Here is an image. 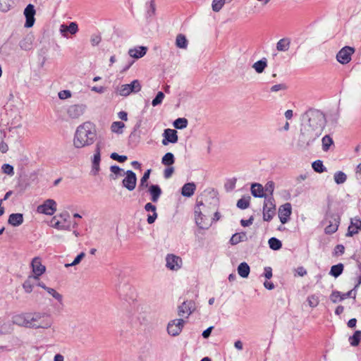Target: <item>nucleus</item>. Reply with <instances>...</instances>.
Here are the masks:
<instances>
[{"label":"nucleus","mask_w":361,"mask_h":361,"mask_svg":"<svg viewBox=\"0 0 361 361\" xmlns=\"http://www.w3.org/2000/svg\"><path fill=\"white\" fill-rule=\"evenodd\" d=\"M97 138L95 125L87 121L78 126L73 139V145L76 148H82L92 145Z\"/></svg>","instance_id":"nucleus-1"},{"label":"nucleus","mask_w":361,"mask_h":361,"mask_svg":"<svg viewBox=\"0 0 361 361\" xmlns=\"http://www.w3.org/2000/svg\"><path fill=\"white\" fill-rule=\"evenodd\" d=\"M301 124L310 126L314 130L323 132L326 124V119L325 114L320 110L309 108L305 112L301 115Z\"/></svg>","instance_id":"nucleus-2"},{"label":"nucleus","mask_w":361,"mask_h":361,"mask_svg":"<svg viewBox=\"0 0 361 361\" xmlns=\"http://www.w3.org/2000/svg\"><path fill=\"white\" fill-rule=\"evenodd\" d=\"M322 133L306 126L300 125L298 145L303 149H307L322 135Z\"/></svg>","instance_id":"nucleus-3"},{"label":"nucleus","mask_w":361,"mask_h":361,"mask_svg":"<svg viewBox=\"0 0 361 361\" xmlns=\"http://www.w3.org/2000/svg\"><path fill=\"white\" fill-rule=\"evenodd\" d=\"M341 216L337 213H333L330 209V204L328 205L324 218L321 224L327 226L324 228V233L327 235H331L338 231L340 225Z\"/></svg>","instance_id":"nucleus-4"},{"label":"nucleus","mask_w":361,"mask_h":361,"mask_svg":"<svg viewBox=\"0 0 361 361\" xmlns=\"http://www.w3.org/2000/svg\"><path fill=\"white\" fill-rule=\"evenodd\" d=\"M276 213V205L273 197H268L264 201L263 220L270 221Z\"/></svg>","instance_id":"nucleus-5"},{"label":"nucleus","mask_w":361,"mask_h":361,"mask_svg":"<svg viewBox=\"0 0 361 361\" xmlns=\"http://www.w3.org/2000/svg\"><path fill=\"white\" fill-rule=\"evenodd\" d=\"M118 294L122 300L126 302L133 301L135 299L134 288L129 283L119 285L117 289Z\"/></svg>","instance_id":"nucleus-6"},{"label":"nucleus","mask_w":361,"mask_h":361,"mask_svg":"<svg viewBox=\"0 0 361 361\" xmlns=\"http://www.w3.org/2000/svg\"><path fill=\"white\" fill-rule=\"evenodd\" d=\"M141 84L138 80H133L130 84L122 85L118 90V94L127 97L131 93H137L141 90Z\"/></svg>","instance_id":"nucleus-7"},{"label":"nucleus","mask_w":361,"mask_h":361,"mask_svg":"<svg viewBox=\"0 0 361 361\" xmlns=\"http://www.w3.org/2000/svg\"><path fill=\"white\" fill-rule=\"evenodd\" d=\"M56 202L52 199H47L44 202L39 205L37 208V212L39 214L51 216L56 211Z\"/></svg>","instance_id":"nucleus-8"},{"label":"nucleus","mask_w":361,"mask_h":361,"mask_svg":"<svg viewBox=\"0 0 361 361\" xmlns=\"http://www.w3.org/2000/svg\"><path fill=\"white\" fill-rule=\"evenodd\" d=\"M355 52V48L345 46L336 54L337 61L341 64H347L351 60V56Z\"/></svg>","instance_id":"nucleus-9"},{"label":"nucleus","mask_w":361,"mask_h":361,"mask_svg":"<svg viewBox=\"0 0 361 361\" xmlns=\"http://www.w3.org/2000/svg\"><path fill=\"white\" fill-rule=\"evenodd\" d=\"M185 321L183 319H176L169 322L167 332L172 336H178L183 330Z\"/></svg>","instance_id":"nucleus-10"},{"label":"nucleus","mask_w":361,"mask_h":361,"mask_svg":"<svg viewBox=\"0 0 361 361\" xmlns=\"http://www.w3.org/2000/svg\"><path fill=\"white\" fill-rule=\"evenodd\" d=\"M126 177L122 180V185L129 191H133L137 184V176L132 170H128L125 172Z\"/></svg>","instance_id":"nucleus-11"},{"label":"nucleus","mask_w":361,"mask_h":361,"mask_svg":"<svg viewBox=\"0 0 361 361\" xmlns=\"http://www.w3.org/2000/svg\"><path fill=\"white\" fill-rule=\"evenodd\" d=\"M292 214V206L289 202L280 206L279 209V218L282 224H285L290 220Z\"/></svg>","instance_id":"nucleus-12"},{"label":"nucleus","mask_w":361,"mask_h":361,"mask_svg":"<svg viewBox=\"0 0 361 361\" xmlns=\"http://www.w3.org/2000/svg\"><path fill=\"white\" fill-rule=\"evenodd\" d=\"M31 267L33 273L32 276H34L35 279H39V276L46 271V267L42 264L41 258L39 257L32 259Z\"/></svg>","instance_id":"nucleus-13"},{"label":"nucleus","mask_w":361,"mask_h":361,"mask_svg":"<svg viewBox=\"0 0 361 361\" xmlns=\"http://www.w3.org/2000/svg\"><path fill=\"white\" fill-rule=\"evenodd\" d=\"M78 25L76 22H71L68 25L63 23L60 25L59 31L61 35L68 38V35H74L78 32Z\"/></svg>","instance_id":"nucleus-14"},{"label":"nucleus","mask_w":361,"mask_h":361,"mask_svg":"<svg viewBox=\"0 0 361 361\" xmlns=\"http://www.w3.org/2000/svg\"><path fill=\"white\" fill-rule=\"evenodd\" d=\"M196 310V305L194 300H185L178 307V315L183 317L184 314H187V317L193 313Z\"/></svg>","instance_id":"nucleus-15"},{"label":"nucleus","mask_w":361,"mask_h":361,"mask_svg":"<svg viewBox=\"0 0 361 361\" xmlns=\"http://www.w3.org/2000/svg\"><path fill=\"white\" fill-rule=\"evenodd\" d=\"M86 109V105L82 104L71 105L67 109V114L73 119L79 118Z\"/></svg>","instance_id":"nucleus-16"},{"label":"nucleus","mask_w":361,"mask_h":361,"mask_svg":"<svg viewBox=\"0 0 361 361\" xmlns=\"http://www.w3.org/2000/svg\"><path fill=\"white\" fill-rule=\"evenodd\" d=\"M36 11L34 5L32 4H28L25 10H24V15L25 16L26 20L25 23V27L27 28H30L33 26L35 23V15Z\"/></svg>","instance_id":"nucleus-17"},{"label":"nucleus","mask_w":361,"mask_h":361,"mask_svg":"<svg viewBox=\"0 0 361 361\" xmlns=\"http://www.w3.org/2000/svg\"><path fill=\"white\" fill-rule=\"evenodd\" d=\"M162 144L167 145L169 143H176L178 140V133L176 130L166 128L163 133Z\"/></svg>","instance_id":"nucleus-18"},{"label":"nucleus","mask_w":361,"mask_h":361,"mask_svg":"<svg viewBox=\"0 0 361 361\" xmlns=\"http://www.w3.org/2000/svg\"><path fill=\"white\" fill-rule=\"evenodd\" d=\"M166 266L170 270H178L182 264V259L173 254H168L166 257Z\"/></svg>","instance_id":"nucleus-19"},{"label":"nucleus","mask_w":361,"mask_h":361,"mask_svg":"<svg viewBox=\"0 0 361 361\" xmlns=\"http://www.w3.org/2000/svg\"><path fill=\"white\" fill-rule=\"evenodd\" d=\"M44 317V314L39 312H29L26 313V318L27 320V324L26 328L37 329L39 325H37L36 322L41 320Z\"/></svg>","instance_id":"nucleus-20"},{"label":"nucleus","mask_w":361,"mask_h":361,"mask_svg":"<svg viewBox=\"0 0 361 361\" xmlns=\"http://www.w3.org/2000/svg\"><path fill=\"white\" fill-rule=\"evenodd\" d=\"M147 192L150 195V200L152 202H157L159 200L161 194L162 190L159 185L158 184H151L147 187Z\"/></svg>","instance_id":"nucleus-21"},{"label":"nucleus","mask_w":361,"mask_h":361,"mask_svg":"<svg viewBox=\"0 0 361 361\" xmlns=\"http://www.w3.org/2000/svg\"><path fill=\"white\" fill-rule=\"evenodd\" d=\"M361 230V219L360 218L351 219L350 224L348 228V232L345 235L352 237L359 233Z\"/></svg>","instance_id":"nucleus-22"},{"label":"nucleus","mask_w":361,"mask_h":361,"mask_svg":"<svg viewBox=\"0 0 361 361\" xmlns=\"http://www.w3.org/2000/svg\"><path fill=\"white\" fill-rule=\"evenodd\" d=\"M144 209L146 212L152 213V214H148L147 218V222L149 224H152L155 222L158 217V214L157 213V207L152 202H147L145 204Z\"/></svg>","instance_id":"nucleus-23"},{"label":"nucleus","mask_w":361,"mask_h":361,"mask_svg":"<svg viewBox=\"0 0 361 361\" xmlns=\"http://www.w3.org/2000/svg\"><path fill=\"white\" fill-rule=\"evenodd\" d=\"M250 192L255 197H264L267 198V195L264 193V189L262 184L258 183H252L250 188Z\"/></svg>","instance_id":"nucleus-24"},{"label":"nucleus","mask_w":361,"mask_h":361,"mask_svg":"<svg viewBox=\"0 0 361 361\" xmlns=\"http://www.w3.org/2000/svg\"><path fill=\"white\" fill-rule=\"evenodd\" d=\"M195 224L200 229H208L211 226L212 223L209 224L205 221L204 216L200 211L195 210Z\"/></svg>","instance_id":"nucleus-25"},{"label":"nucleus","mask_w":361,"mask_h":361,"mask_svg":"<svg viewBox=\"0 0 361 361\" xmlns=\"http://www.w3.org/2000/svg\"><path fill=\"white\" fill-rule=\"evenodd\" d=\"M147 51V47L145 46H139L133 49H130L128 54L133 59H140L144 56Z\"/></svg>","instance_id":"nucleus-26"},{"label":"nucleus","mask_w":361,"mask_h":361,"mask_svg":"<svg viewBox=\"0 0 361 361\" xmlns=\"http://www.w3.org/2000/svg\"><path fill=\"white\" fill-rule=\"evenodd\" d=\"M196 190V185L195 183H187L183 185L181 188V195L185 197H190L193 195Z\"/></svg>","instance_id":"nucleus-27"},{"label":"nucleus","mask_w":361,"mask_h":361,"mask_svg":"<svg viewBox=\"0 0 361 361\" xmlns=\"http://www.w3.org/2000/svg\"><path fill=\"white\" fill-rule=\"evenodd\" d=\"M23 223V214L21 213H13L9 215L8 224L13 226H19Z\"/></svg>","instance_id":"nucleus-28"},{"label":"nucleus","mask_w":361,"mask_h":361,"mask_svg":"<svg viewBox=\"0 0 361 361\" xmlns=\"http://www.w3.org/2000/svg\"><path fill=\"white\" fill-rule=\"evenodd\" d=\"M33 36L31 35H27L23 37L19 42V46L21 49L25 51H29L32 49L33 44Z\"/></svg>","instance_id":"nucleus-29"},{"label":"nucleus","mask_w":361,"mask_h":361,"mask_svg":"<svg viewBox=\"0 0 361 361\" xmlns=\"http://www.w3.org/2000/svg\"><path fill=\"white\" fill-rule=\"evenodd\" d=\"M152 169H147L146 171H145L142 177L140 178V183L137 187V190L139 192H142L147 188L149 185V179L150 176Z\"/></svg>","instance_id":"nucleus-30"},{"label":"nucleus","mask_w":361,"mask_h":361,"mask_svg":"<svg viewBox=\"0 0 361 361\" xmlns=\"http://www.w3.org/2000/svg\"><path fill=\"white\" fill-rule=\"evenodd\" d=\"M15 42L11 39V37L8 38L6 42H4L1 47V52L2 54L8 56L11 54V51L14 50Z\"/></svg>","instance_id":"nucleus-31"},{"label":"nucleus","mask_w":361,"mask_h":361,"mask_svg":"<svg viewBox=\"0 0 361 361\" xmlns=\"http://www.w3.org/2000/svg\"><path fill=\"white\" fill-rule=\"evenodd\" d=\"M102 148V143L101 141L97 142L95 146L94 154L92 159V165H100L101 161V150Z\"/></svg>","instance_id":"nucleus-32"},{"label":"nucleus","mask_w":361,"mask_h":361,"mask_svg":"<svg viewBox=\"0 0 361 361\" xmlns=\"http://www.w3.org/2000/svg\"><path fill=\"white\" fill-rule=\"evenodd\" d=\"M237 270L239 276L244 279L247 278L250 272V266L245 262H241L238 266Z\"/></svg>","instance_id":"nucleus-33"},{"label":"nucleus","mask_w":361,"mask_h":361,"mask_svg":"<svg viewBox=\"0 0 361 361\" xmlns=\"http://www.w3.org/2000/svg\"><path fill=\"white\" fill-rule=\"evenodd\" d=\"M12 322L18 326L26 327V325L27 324L26 313L13 316Z\"/></svg>","instance_id":"nucleus-34"},{"label":"nucleus","mask_w":361,"mask_h":361,"mask_svg":"<svg viewBox=\"0 0 361 361\" xmlns=\"http://www.w3.org/2000/svg\"><path fill=\"white\" fill-rule=\"evenodd\" d=\"M344 270V265L342 263H338L337 264L333 265L331 267L329 274L335 278H338L340 275L342 274Z\"/></svg>","instance_id":"nucleus-35"},{"label":"nucleus","mask_w":361,"mask_h":361,"mask_svg":"<svg viewBox=\"0 0 361 361\" xmlns=\"http://www.w3.org/2000/svg\"><path fill=\"white\" fill-rule=\"evenodd\" d=\"M246 238V233H234L229 240V243L232 245H237L240 242L244 241Z\"/></svg>","instance_id":"nucleus-36"},{"label":"nucleus","mask_w":361,"mask_h":361,"mask_svg":"<svg viewBox=\"0 0 361 361\" xmlns=\"http://www.w3.org/2000/svg\"><path fill=\"white\" fill-rule=\"evenodd\" d=\"M267 66V60L266 58H262V59L255 62L252 68L255 70L257 73H262L264 72V69Z\"/></svg>","instance_id":"nucleus-37"},{"label":"nucleus","mask_w":361,"mask_h":361,"mask_svg":"<svg viewBox=\"0 0 361 361\" xmlns=\"http://www.w3.org/2000/svg\"><path fill=\"white\" fill-rule=\"evenodd\" d=\"M34 280H36L34 278V276L30 275L23 283V288L25 293H30L32 291L33 287L35 286V283L33 281Z\"/></svg>","instance_id":"nucleus-38"},{"label":"nucleus","mask_w":361,"mask_h":361,"mask_svg":"<svg viewBox=\"0 0 361 361\" xmlns=\"http://www.w3.org/2000/svg\"><path fill=\"white\" fill-rule=\"evenodd\" d=\"M147 11L145 13V17L148 20L151 18L154 15H155L156 12V5L155 0H150V1L146 4Z\"/></svg>","instance_id":"nucleus-39"},{"label":"nucleus","mask_w":361,"mask_h":361,"mask_svg":"<svg viewBox=\"0 0 361 361\" xmlns=\"http://www.w3.org/2000/svg\"><path fill=\"white\" fill-rule=\"evenodd\" d=\"M188 41L183 34H178L176 39V46L180 49H186L188 47Z\"/></svg>","instance_id":"nucleus-40"},{"label":"nucleus","mask_w":361,"mask_h":361,"mask_svg":"<svg viewBox=\"0 0 361 361\" xmlns=\"http://www.w3.org/2000/svg\"><path fill=\"white\" fill-rule=\"evenodd\" d=\"M36 324L37 325H39L37 329H48L51 326L52 321L49 316L44 314V317L42 318L40 321L36 322Z\"/></svg>","instance_id":"nucleus-41"},{"label":"nucleus","mask_w":361,"mask_h":361,"mask_svg":"<svg viewBox=\"0 0 361 361\" xmlns=\"http://www.w3.org/2000/svg\"><path fill=\"white\" fill-rule=\"evenodd\" d=\"M268 244L269 248L274 251L279 250L283 245L282 242L275 237L270 238L268 240Z\"/></svg>","instance_id":"nucleus-42"},{"label":"nucleus","mask_w":361,"mask_h":361,"mask_svg":"<svg viewBox=\"0 0 361 361\" xmlns=\"http://www.w3.org/2000/svg\"><path fill=\"white\" fill-rule=\"evenodd\" d=\"M348 341L352 346H357L361 341V331H355L354 334L349 337Z\"/></svg>","instance_id":"nucleus-43"},{"label":"nucleus","mask_w":361,"mask_h":361,"mask_svg":"<svg viewBox=\"0 0 361 361\" xmlns=\"http://www.w3.org/2000/svg\"><path fill=\"white\" fill-rule=\"evenodd\" d=\"M312 168L316 173H322L327 171L322 160H316L312 163Z\"/></svg>","instance_id":"nucleus-44"},{"label":"nucleus","mask_w":361,"mask_h":361,"mask_svg":"<svg viewBox=\"0 0 361 361\" xmlns=\"http://www.w3.org/2000/svg\"><path fill=\"white\" fill-rule=\"evenodd\" d=\"M175 163V157L171 152H166L161 159V164L170 166Z\"/></svg>","instance_id":"nucleus-45"},{"label":"nucleus","mask_w":361,"mask_h":361,"mask_svg":"<svg viewBox=\"0 0 361 361\" xmlns=\"http://www.w3.org/2000/svg\"><path fill=\"white\" fill-rule=\"evenodd\" d=\"M290 40L288 38L281 39L276 44V49L278 51H285L289 49Z\"/></svg>","instance_id":"nucleus-46"},{"label":"nucleus","mask_w":361,"mask_h":361,"mask_svg":"<svg viewBox=\"0 0 361 361\" xmlns=\"http://www.w3.org/2000/svg\"><path fill=\"white\" fill-rule=\"evenodd\" d=\"M250 197H243L242 198L239 199L237 202L236 206L238 208L240 209H246L250 207Z\"/></svg>","instance_id":"nucleus-47"},{"label":"nucleus","mask_w":361,"mask_h":361,"mask_svg":"<svg viewBox=\"0 0 361 361\" xmlns=\"http://www.w3.org/2000/svg\"><path fill=\"white\" fill-rule=\"evenodd\" d=\"M173 125L175 128L183 130L188 126V121L185 118H178L173 121Z\"/></svg>","instance_id":"nucleus-48"},{"label":"nucleus","mask_w":361,"mask_h":361,"mask_svg":"<svg viewBox=\"0 0 361 361\" xmlns=\"http://www.w3.org/2000/svg\"><path fill=\"white\" fill-rule=\"evenodd\" d=\"M322 149L324 152H327L330 149V147L334 145V140L332 137L329 135H326L322 137Z\"/></svg>","instance_id":"nucleus-49"},{"label":"nucleus","mask_w":361,"mask_h":361,"mask_svg":"<svg viewBox=\"0 0 361 361\" xmlns=\"http://www.w3.org/2000/svg\"><path fill=\"white\" fill-rule=\"evenodd\" d=\"M110 171L113 173L110 175V178L116 180L118 176L123 175V170L117 165H112L110 166Z\"/></svg>","instance_id":"nucleus-50"},{"label":"nucleus","mask_w":361,"mask_h":361,"mask_svg":"<svg viewBox=\"0 0 361 361\" xmlns=\"http://www.w3.org/2000/svg\"><path fill=\"white\" fill-rule=\"evenodd\" d=\"M334 178L336 183L340 185L346 181L347 176L344 172L339 171L334 173Z\"/></svg>","instance_id":"nucleus-51"},{"label":"nucleus","mask_w":361,"mask_h":361,"mask_svg":"<svg viewBox=\"0 0 361 361\" xmlns=\"http://www.w3.org/2000/svg\"><path fill=\"white\" fill-rule=\"evenodd\" d=\"M125 127V124L121 121H114L111 123V130L114 133H122V129Z\"/></svg>","instance_id":"nucleus-52"},{"label":"nucleus","mask_w":361,"mask_h":361,"mask_svg":"<svg viewBox=\"0 0 361 361\" xmlns=\"http://www.w3.org/2000/svg\"><path fill=\"white\" fill-rule=\"evenodd\" d=\"M343 297V293L338 290H333L329 296L331 301L333 303H337L338 302L343 300L341 299Z\"/></svg>","instance_id":"nucleus-53"},{"label":"nucleus","mask_w":361,"mask_h":361,"mask_svg":"<svg viewBox=\"0 0 361 361\" xmlns=\"http://www.w3.org/2000/svg\"><path fill=\"white\" fill-rule=\"evenodd\" d=\"M307 301L310 307L312 308L316 307L319 302V297L315 294L309 295L307 297Z\"/></svg>","instance_id":"nucleus-54"},{"label":"nucleus","mask_w":361,"mask_h":361,"mask_svg":"<svg viewBox=\"0 0 361 361\" xmlns=\"http://www.w3.org/2000/svg\"><path fill=\"white\" fill-rule=\"evenodd\" d=\"M164 93L161 91H159L157 92L155 97L152 101V105L153 106H157L159 104H161L163 102V99H164Z\"/></svg>","instance_id":"nucleus-55"},{"label":"nucleus","mask_w":361,"mask_h":361,"mask_svg":"<svg viewBox=\"0 0 361 361\" xmlns=\"http://www.w3.org/2000/svg\"><path fill=\"white\" fill-rule=\"evenodd\" d=\"M12 0H0V11L7 12L12 7Z\"/></svg>","instance_id":"nucleus-56"},{"label":"nucleus","mask_w":361,"mask_h":361,"mask_svg":"<svg viewBox=\"0 0 361 361\" xmlns=\"http://www.w3.org/2000/svg\"><path fill=\"white\" fill-rule=\"evenodd\" d=\"M226 3V0H213L212 4V10L214 12H219Z\"/></svg>","instance_id":"nucleus-57"},{"label":"nucleus","mask_w":361,"mask_h":361,"mask_svg":"<svg viewBox=\"0 0 361 361\" xmlns=\"http://www.w3.org/2000/svg\"><path fill=\"white\" fill-rule=\"evenodd\" d=\"M110 158L113 160L118 161L119 163H124L128 159L127 156L120 155L116 152H112L110 154Z\"/></svg>","instance_id":"nucleus-58"},{"label":"nucleus","mask_w":361,"mask_h":361,"mask_svg":"<svg viewBox=\"0 0 361 361\" xmlns=\"http://www.w3.org/2000/svg\"><path fill=\"white\" fill-rule=\"evenodd\" d=\"M85 253L83 252H81L75 257L74 260L71 263L66 264V267H68L75 266V265L78 264L82 261V259L85 257Z\"/></svg>","instance_id":"nucleus-59"},{"label":"nucleus","mask_w":361,"mask_h":361,"mask_svg":"<svg viewBox=\"0 0 361 361\" xmlns=\"http://www.w3.org/2000/svg\"><path fill=\"white\" fill-rule=\"evenodd\" d=\"M236 181L237 179L235 178L228 180V181L224 185L225 190L227 192L232 191L235 187Z\"/></svg>","instance_id":"nucleus-60"},{"label":"nucleus","mask_w":361,"mask_h":361,"mask_svg":"<svg viewBox=\"0 0 361 361\" xmlns=\"http://www.w3.org/2000/svg\"><path fill=\"white\" fill-rule=\"evenodd\" d=\"M47 293L53 296L56 300H57L59 302H62L63 296L60 293H59L55 289L52 288H47Z\"/></svg>","instance_id":"nucleus-61"},{"label":"nucleus","mask_w":361,"mask_h":361,"mask_svg":"<svg viewBox=\"0 0 361 361\" xmlns=\"http://www.w3.org/2000/svg\"><path fill=\"white\" fill-rule=\"evenodd\" d=\"M2 171L8 175H13L14 174V169L13 166L9 164H4L1 166Z\"/></svg>","instance_id":"nucleus-62"},{"label":"nucleus","mask_w":361,"mask_h":361,"mask_svg":"<svg viewBox=\"0 0 361 361\" xmlns=\"http://www.w3.org/2000/svg\"><path fill=\"white\" fill-rule=\"evenodd\" d=\"M345 252V247L342 244L337 245L332 252L333 256L342 255Z\"/></svg>","instance_id":"nucleus-63"},{"label":"nucleus","mask_w":361,"mask_h":361,"mask_svg":"<svg viewBox=\"0 0 361 361\" xmlns=\"http://www.w3.org/2000/svg\"><path fill=\"white\" fill-rule=\"evenodd\" d=\"M264 189V191L267 192L270 195V197H273V192L274 190V183L273 181H268L266 183Z\"/></svg>","instance_id":"nucleus-64"}]
</instances>
